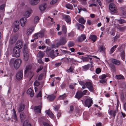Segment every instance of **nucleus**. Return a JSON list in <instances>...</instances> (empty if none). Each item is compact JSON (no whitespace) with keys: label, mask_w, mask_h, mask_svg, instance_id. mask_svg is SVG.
I'll use <instances>...</instances> for the list:
<instances>
[{"label":"nucleus","mask_w":126,"mask_h":126,"mask_svg":"<svg viewBox=\"0 0 126 126\" xmlns=\"http://www.w3.org/2000/svg\"><path fill=\"white\" fill-rule=\"evenodd\" d=\"M116 78L118 79H123L124 78V77L121 75H117L116 76Z\"/></svg>","instance_id":"46"},{"label":"nucleus","mask_w":126,"mask_h":126,"mask_svg":"<svg viewBox=\"0 0 126 126\" xmlns=\"http://www.w3.org/2000/svg\"><path fill=\"white\" fill-rule=\"evenodd\" d=\"M23 59L25 60H28L29 58V54L28 51H26L25 50L23 51Z\"/></svg>","instance_id":"10"},{"label":"nucleus","mask_w":126,"mask_h":126,"mask_svg":"<svg viewBox=\"0 0 126 126\" xmlns=\"http://www.w3.org/2000/svg\"><path fill=\"white\" fill-rule=\"evenodd\" d=\"M118 20L120 24H123L126 23V21L124 19H118Z\"/></svg>","instance_id":"38"},{"label":"nucleus","mask_w":126,"mask_h":126,"mask_svg":"<svg viewBox=\"0 0 126 126\" xmlns=\"http://www.w3.org/2000/svg\"><path fill=\"white\" fill-rule=\"evenodd\" d=\"M37 34H38V37H42L44 36V33L43 32H40L39 33H37Z\"/></svg>","instance_id":"48"},{"label":"nucleus","mask_w":126,"mask_h":126,"mask_svg":"<svg viewBox=\"0 0 126 126\" xmlns=\"http://www.w3.org/2000/svg\"><path fill=\"white\" fill-rule=\"evenodd\" d=\"M19 23L18 21H16L14 23V26H18L19 27Z\"/></svg>","instance_id":"53"},{"label":"nucleus","mask_w":126,"mask_h":126,"mask_svg":"<svg viewBox=\"0 0 126 126\" xmlns=\"http://www.w3.org/2000/svg\"><path fill=\"white\" fill-rule=\"evenodd\" d=\"M55 96L54 95H49L47 96V99L49 101H53L55 98Z\"/></svg>","instance_id":"27"},{"label":"nucleus","mask_w":126,"mask_h":126,"mask_svg":"<svg viewBox=\"0 0 126 126\" xmlns=\"http://www.w3.org/2000/svg\"><path fill=\"white\" fill-rule=\"evenodd\" d=\"M27 19L25 18H23L21 19L20 20L21 26L24 27L27 21Z\"/></svg>","instance_id":"13"},{"label":"nucleus","mask_w":126,"mask_h":126,"mask_svg":"<svg viewBox=\"0 0 126 126\" xmlns=\"http://www.w3.org/2000/svg\"><path fill=\"white\" fill-rule=\"evenodd\" d=\"M119 104V102L118 100H117V105L116 106V109L114 110H111L110 111L109 113L110 115L115 117L116 115V113L117 111L118 108V105Z\"/></svg>","instance_id":"8"},{"label":"nucleus","mask_w":126,"mask_h":126,"mask_svg":"<svg viewBox=\"0 0 126 126\" xmlns=\"http://www.w3.org/2000/svg\"><path fill=\"white\" fill-rule=\"evenodd\" d=\"M74 108L73 106H71L70 107V110L69 111V113L71 114L72 112V111L73 110Z\"/></svg>","instance_id":"55"},{"label":"nucleus","mask_w":126,"mask_h":126,"mask_svg":"<svg viewBox=\"0 0 126 126\" xmlns=\"http://www.w3.org/2000/svg\"><path fill=\"white\" fill-rule=\"evenodd\" d=\"M95 71L97 74H99L101 72V70L100 68H98L96 69Z\"/></svg>","instance_id":"56"},{"label":"nucleus","mask_w":126,"mask_h":126,"mask_svg":"<svg viewBox=\"0 0 126 126\" xmlns=\"http://www.w3.org/2000/svg\"><path fill=\"white\" fill-rule=\"evenodd\" d=\"M46 114L51 118H52L53 117L54 115L49 110H46L45 111Z\"/></svg>","instance_id":"23"},{"label":"nucleus","mask_w":126,"mask_h":126,"mask_svg":"<svg viewBox=\"0 0 126 126\" xmlns=\"http://www.w3.org/2000/svg\"><path fill=\"white\" fill-rule=\"evenodd\" d=\"M109 8L111 12L116 13L117 12V8L114 3H110L109 5Z\"/></svg>","instance_id":"5"},{"label":"nucleus","mask_w":126,"mask_h":126,"mask_svg":"<svg viewBox=\"0 0 126 126\" xmlns=\"http://www.w3.org/2000/svg\"><path fill=\"white\" fill-rule=\"evenodd\" d=\"M111 61L113 64L116 65H119L120 64V61L115 59H112Z\"/></svg>","instance_id":"18"},{"label":"nucleus","mask_w":126,"mask_h":126,"mask_svg":"<svg viewBox=\"0 0 126 126\" xmlns=\"http://www.w3.org/2000/svg\"><path fill=\"white\" fill-rule=\"evenodd\" d=\"M5 4H3L1 5L0 6V10H3L5 7Z\"/></svg>","instance_id":"59"},{"label":"nucleus","mask_w":126,"mask_h":126,"mask_svg":"<svg viewBox=\"0 0 126 126\" xmlns=\"http://www.w3.org/2000/svg\"><path fill=\"white\" fill-rule=\"evenodd\" d=\"M34 31V29L32 28H30L27 29L26 32V34L28 36H29L31 35L32 32Z\"/></svg>","instance_id":"16"},{"label":"nucleus","mask_w":126,"mask_h":126,"mask_svg":"<svg viewBox=\"0 0 126 126\" xmlns=\"http://www.w3.org/2000/svg\"><path fill=\"white\" fill-rule=\"evenodd\" d=\"M82 96V92L80 91H78L76 93L75 96L76 98L78 99H79Z\"/></svg>","instance_id":"25"},{"label":"nucleus","mask_w":126,"mask_h":126,"mask_svg":"<svg viewBox=\"0 0 126 126\" xmlns=\"http://www.w3.org/2000/svg\"><path fill=\"white\" fill-rule=\"evenodd\" d=\"M31 66L28 65L26 67L25 71V73L29 80L31 79L34 75V73L31 70Z\"/></svg>","instance_id":"2"},{"label":"nucleus","mask_w":126,"mask_h":126,"mask_svg":"<svg viewBox=\"0 0 126 126\" xmlns=\"http://www.w3.org/2000/svg\"><path fill=\"white\" fill-rule=\"evenodd\" d=\"M85 87H86L90 92H93L94 90L93 85L90 82H86L85 83Z\"/></svg>","instance_id":"7"},{"label":"nucleus","mask_w":126,"mask_h":126,"mask_svg":"<svg viewBox=\"0 0 126 126\" xmlns=\"http://www.w3.org/2000/svg\"><path fill=\"white\" fill-rule=\"evenodd\" d=\"M27 94H29L31 97H32L34 95L33 91L31 88H29L27 91Z\"/></svg>","instance_id":"24"},{"label":"nucleus","mask_w":126,"mask_h":126,"mask_svg":"<svg viewBox=\"0 0 126 126\" xmlns=\"http://www.w3.org/2000/svg\"><path fill=\"white\" fill-rule=\"evenodd\" d=\"M57 0H52L50 2L51 5H53L57 2Z\"/></svg>","instance_id":"57"},{"label":"nucleus","mask_w":126,"mask_h":126,"mask_svg":"<svg viewBox=\"0 0 126 126\" xmlns=\"http://www.w3.org/2000/svg\"><path fill=\"white\" fill-rule=\"evenodd\" d=\"M90 38L93 41V42H94L96 40L97 37L95 35H91L90 36Z\"/></svg>","instance_id":"26"},{"label":"nucleus","mask_w":126,"mask_h":126,"mask_svg":"<svg viewBox=\"0 0 126 126\" xmlns=\"http://www.w3.org/2000/svg\"><path fill=\"white\" fill-rule=\"evenodd\" d=\"M12 118L15 121L17 120L16 112L14 109H13L12 110Z\"/></svg>","instance_id":"12"},{"label":"nucleus","mask_w":126,"mask_h":126,"mask_svg":"<svg viewBox=\"0 0 126 126\" xmlns=\"http://www.w3.org/2000/svg\"><path fill=\"white\" fill-rule=\"evenodd\" d=\"M45 54L41 51H39L37 55V57L39 58H42L44 56Z\"/></svg>","instance_id":"22"},{"label":"nucleus","mask_w":126,"mask_h":126,"mask_svg":"<svg viewBox=\"0 0 126 126\" xmlns=\"http://www.w3.org/2000/svg\"><path fill=\"white\" fill-rule=\"evenodd\" d=\"M89 115L88 112H84L83 113V116L84 119H87L89 118Z\"/></svg>","instance_id":"33"},{"label":"nucleus","mask_w":126,"mask_h":126,"mask_svg":"<svg viewBox=\"0 0 126 126\" xmlns=\"http://www.w3.org/2000/svg\"><path fill=\"white\" fill-rule=\"evenodd\" d=\"M74 33L72 32L68 34V36H70L71 37H72L74 35Z\"/></svg>","instance_id":"62"},{"label":"nucleus","mask_w":126,"mask_h":126,"mask_svg":"<svg viewBox=\"0 0 126 126\" xmlns=\"http://www.w3.org/2000/svg\"><path fill=\"white\" fill-rule=\"evenodd\" d=\"M81 101L83 104L89 108L91 106L93 103V100L90 97L87 99L85 102L83 100H81Z\"/></svg>","instance_id":"4"},{"label":"nucleus","mask_w":126,"mask_h":126,"mask_svg":"<svg viewBox=\"0 0 126 126\" xmlns=\"http://www.w3.org/2000/svg\"><path fill=\"white\" fill-rule=\"evenodd\" d=\"M65 20L67 23L70 22L71 18L69 16L66 15L65 16Z\"/></svg>","instance_id":"32"},{"label":"nucleus","mask_w":126,"mask_h":126,"mask_svg":"<svg viewBox=\"0 0 126 126\" xmlns=\"http://www.w3.org/2000/svg\"><path fill=\"white\" fill-rule=\"evenodd\" d=\"M66 96V95L64 94L63 95H60L58 98V99L59 100L63 99Z\"/></svg>","instance_id":"45"},{"label":"nucleus","mask_w":126,"mask_h":126,"mask_svg":"<svg viewBox=\"0 0 126 126\" xmlns=\"http://www.w3.org/2000/svg\"><path fill=\"white\" fill-rule=\"evenodd\" d=\"M22 61L20 59H16L14 58L11 59L9 62V64L13 66L16 70L18 69L21 65Z\"/></svg>","instance_id":"1"},{"label":"nucleus","mask_w":126,"mask_h":126,"mask_svg":"<svg viewBox=\"0 0 126 126\" xmlns=\"http://www.w3.org/2000/svg\"><path fill=\"white\" fill-rule=\"evenodd\" d=\"M76 26L78 28V29H80L81 28L83 29L84 28V26L83 25L79 23L76 24Z\"/></svg>","instance_id":"34"},{"label":"nucleus","mask_w":126,"mask_h":126,"mask_svg":"<svg viewBox=\"0 0 126 126\" xmlns=\"http://www.w3.org/2000/svg\"><path fill=\"white\" fill-rule=\"evenodd\" d=\"M79 22L81 24H83L85 22L86 20L82 17L80 18L79 19Z\"/></svg>","instance_id":"35"},{"label":"nucleus","mask_w":126,"mask_h":126,"mask_svg":"<svg viewBox=\"0 0 126 126\" xmlns=\"http://www.w3.org/2000/svg\"><path fill=\"white\" fill-rule=\"evenodd\" d=\"M33 12L32 10L29 9L25 11L23 13L24 16L26 18L30 17Z\"/></svg>","instance_id":"6"},{"label":"nucleus","mask_w":126,"mask_h":126,"mask_svg":"<svg viewBox=\"0 0 126 126\" xmlns=\"http://www.w3.org/2000/svg\"><path fill=\"white\" fill-rule=\"evenodd\" d=\"M47 7L46 4L44 3L41 5L39 7V8L40 11H45Z\"/></svg>","instance_id":"15"},{"label":"nucleus","mask_w":126,"mask_h":126,"mask_svg":"<svg viewBox=\"0 0 126 126\" xmlns=\"http://www.w3.org/2000/svg\"><path fill=\"white\" fill-rule=\"evenodd\" d=\"M107 77V75L105 74H103L101 76H100L99 77V78L101 79H104L106 77Z\"/></svg>","instance_id":"52"},{"label":"nucleus","mask_w":126,"mask_h":126,"mask_svg":"<svg viewBox=\"0 0 126 126\" xmlns=\"http://www.w3.org/2000/svg\"><path fill=\"white\" fill-rule=\"evenodd\" d=\"M66 7L67 8L70 9H72V6L70 4H67L66 5Z\"/></svg>","instance_id":"44"},{"label":"nucleus","mask_w":126,"mask_h":126,"mask_svg":"<svg viewBox=\"0 0 126 126\" xmlns=\"http://www.w3.org/2000/svg\"><path fill=\"white\" fill-rule=\"evenodd\" d=\"M17 38L16 36L11 37L9 40V43L10 44H13L16 41Z\"/></svg>","instance_id":"21"},{"label":"nucleus","mask_w":126,"mask_h":126,"mask_svg":"<svg viewBox=\"0 0 126 126\" xmlns=\"http://www.w3.org/2000/svg\"><path fill=\"white\" fill-rule=\"evenodd\" d=\"M110 67L111 69L113 70H114L115 69V66L112 64H110Z\"/></svg>","instance_id":"58"},{"label":"nucleus","mask_w":126,"mask_h":126,"mask_svg":"<svg viewBox=\"0 0 126 126\" xmlns=\"http://www.w3.org/2000/svg\"><path fill=\"white\" fill-rule=\"evenodd\" d=\"M28 121H25L24 123L23 126H32L31 124L28 123Z\"/></svg>","instance_id":"41"},{"label":"nucleus","mask_w":126,"mask_h":126,"mask_svg":"<svg viewBox=\"0 0 126 126\" xmlns=\"http://www.w3.org/2000/svg\"><path fill=\"white\" fill-rule=\"evenodd\" d=\"M23 42L22 40L21 39L18 40L16 44V47H18L19 48H21L22 46Z\"/></svg>","instance_id":"14"},{"label":"nucleus","mask_w":126,"mask_h":126,"mask_svg":"<svg viewBox=\"0 0 126 126\" xmlns=\"http://www.w3.org/2000/svg\"><path fill=\"white\" fill-rule=\"evenodd\" d=\"M62 31L64 34H66V28L64 25H63L62 26Z\"/></svg>","instance_id":"43"},{"label":"nucleus","mask_w":126,"mask_h":126,"mask_svg":"<svg viewBox=\"0 0 126 126\" xmlns=\"http://www.w3.org/2000/svg\"><path fill=\"white\" fill-rule=\"evenodd\" d=\"M24 108V105L23 104H21L19 106V108L18 109V111L20 112L23 110Z\"/></svg>","instance_id":"30"},{"label":"nucleus","mask_w":126,"mask_h":126,"mask_svg":"<svg viewBox=\"0 0 126 126\" xmlns=\"http://www.w3.org/2000/svg\"><path fill=\"white\" fill-rule=\"evenodd\" d=\"M107 80L106 79H101L100 81V82L102 83H105L106 81Z\"/></svg>","instance_id":"63"},{"label":"nucleus","mask_w":126,"mask_h":126,"mask_svg":"<svg viewBox=\"0 0 126 126\" xmlns=\"http://www.w3.org/2000/svg\"><path fill=\"white\" fill-rule=\"evenodd\" d=\"M40 0H31L30 3L32 5H37L40 2Z\"/></svg>","instance_id":"17"},{"label":"nucleus","mask_w":126,"mask_h":126,"mask_svg":"<svg viewBox=\"0 0 126 126\" xmlns=\"http://www.w3.org/2000/svg\"><path fill=\"white\" fill-rule=\"evenodd\" d=\"M33 37L35 39H37L38 38V34L37 33H35L33 36Z\"/></svg>","instance_id":"61"},{"label":"nucleus","mask_w":126,"mask_h":126,"mask_svg":"<svg viewBox=\"0 0 126 126\" xmlns=\"http://www.w3.org/2000/svg\"><path fill=\"white\" fill-rule=\"evenodd\" d=\"M20 49L17 47H14L11 52V54L13 57H18L20 55Z\"/></svg>","instance_id":"3"},{"label":"nucleus","mask_w":126,"mask_h":126,"mask_svg":"<svg viewBox=\"0 0 126 126\" xmlns=\"http://www.w3.org/2000/svg\"><path fill=\"white\" fill-rule=\"evenodd\" d=\"M79 83L80 85L82 86V88L83 89H84L86 88L85 83L84 82L82 81H79Z\"/></svg>","instance_id":"40"},{"label":"nucleus","mask_w":126,"mask_h":126,"mask_svg":"<svg viewBox=\"0 0 126 126\" xmlns=\"http://www.w3.org/2000/svg\"><path fill=\"white\" fill-rule=\"evenodd\" d=\"M40 18L38 16H35L34 19V22L35 23H37L39 20Z\"/></svg>","instance_id":"39"},{"label":"nucleus","mask_w":126,"mask_h":126,"mask_svg":"<svg viewBox=\"0 0 126 126\" xmlns=\"http://www.w3.org/2000/svg\"><path fill=\"white\" fill-rule=\"evenodd\" d=\"M22 71H19L16 74V77L17 79L18 80H20L22 79Z\"/></svg>","instance_id":"11"},{"label":"nucleus","mask_w":126,"mask_h":126,"mask_svg":"<svg viewBox=\"0 0 126 126\" xmlns=\"http://www.w3.org/2000/svg\"><path fill=\"white\" fill-rule=\"evenodd\" d=\"M117 46L118 45H115L111 48L110 51V52L111 54L115 50Z\"/></svg>","instance_id":"37"},{"label":"nucleus","mask_w":126,"mask_h":126,"mask_svg":"<svg viewBox=\"0 0 126 126\" xmlns=\"http://www.w3.org/2000/svg\"><path fill=\"white\" fill-rule=\"evenodd\" d=\"M117 29L120 31H124L126 29V26L122 27L119 26L117 27Z\"/></svg>","instance_id":"36"},{"label":"nucleus","mask_w":126,"mask_h":126,"mask_svg":"<svg viewBox=\"0 0 126 126\" xmlns=\"http://www.w3.org/2000/svg\"><path fill=\"white\" fill-rule=\"evenodd\" d=\"M35 86H38L40 85V83L37 80H35L34 83Z\"/></svg>","instance_id":"54"},{"label":"nucleus","mask_w":126,"mask_h":126,"mask_svg":"<svg viewBox=\"0 0 126 126\" xmlns=\"http://www.w3.org/2000/svg\"><path fill=\"white\" fill-rule=\"evenodd\" d=\"M105 20L106 21V22L107 23H108L109 22L110 20V18L109 17H106L104 18Z\"/></svg>","instance_id":"64"},{"label":"nucleus","mask_w":126,"mask_h":126,"mask_svg":"<svg viewBox=\"0 0 126 126\" xmlns=\"http://www.w3.org/2000/svg\"><path fill=\"white\" fill-rule=\"evenodd\" d=\"M67 40L66 38L64 37L62 38L58 42L57 44L59 46L60 45H64L66 42Z\"/></svg>","instance_id":"9"},{"label":"nucleus","mask_w":126,"mask_h":126,"mask_svg":"<svg viewBox=\"0 0 126 126\" xmlns=\"http://www.w3.org/2000/svg\"><path fill=\"white\" fill-rule=\"evenodd\" d=\"M105 48L104 46L101 45L98 48V51L99 52H103L105 49Z\"/></svg>","instance_id":"28"},{"label":"nucleus","mask_w":126,"mask_h":126,"mask_svg":"<svg viewBox=\"0 0 126 126\" xmlns=\"http://www.w3.org/2000/svg\"><path fill=\"white\" fill-rule=\"evenodd\" d=\"M86 38L85 35L84 34H82L78 38L79 41H82L84 40Z\"/></svg>","instance_id":"20"},{"label":"nucleus","mask_w":126,"mask_h":126,"mask_svg":"<svg viewBox=\"0 0 126 126\" xmlns=\"http://www.w3.org/2000/svg\"><path fill=\"white\" fill-rule=\"evenodd\" d=\"M74 43L72 41H70L68 42V46L69 47H71L74 45Z\"/></svg>","instance_id":"49"},{"label":"nucleus","mask_w":126,"mask_h":126,"mask_svg":"<svg viewBox=\"0 0 126 126\" xmlns=\"http://www.w3.org/2000/svg\"><path fill=\"white\" fill-rule=\"evenodd\" d=\"M121 56L122 59L123 60H124L125 57V52L124 51H122L121 52Z\"/></svg>","instance_id":"51"},{"label":"nucleus","mask_w":126,"mask_h":126,"mask_svg":"<svg viewBox=\"0 0 126 126\" xmlns=\"http://www.w3.org/2000/svg\"><path fill=\"white\" fill-rule=\"evenodd\" d=\"M89 68V65H86L82 67V70L83 71H85L87 70Z\"/></svg>","instance_id":"47"},{"label":"nucleus","mask_w":126,"mask_h":126,"mask_svg":"<svg viewBox=\"0 0 126 126\" xmlns=\"http://www.w3.org/2000/svg\"><path fill=\"white\" fill-rule=\"evenodd\" d=\"M43 124L44 126H52L51 124H50L46 122H44Z\"/></svg>","instance_id":"60"},{"label":"nucleus","mask_w":126,"mask_h":126,"mask_svg":"<svg viewBox=\"0 0 126 126\" xmlns=\"http://www.w3.org/2000/svg\"><path fill=\"white\" fill-rule=\"evenodd\" d=\"M19 29V27L18 26H14L13 30L14 32H16Z\"/></svg>","instance_id":"42"},{"label":"nucleus","mask_w":126,"mask_h":126,"mask_svg":"<svg viewBox=\"0 0 126 126\" xmlns=\"http://www.w3.org/2000/svg\"><path fill=\"white\" fill-rule=\"evenodd\" d=\"M121 9L122 12L121 16L123 18L125 17L126 16V11L125 10V9L123 8H122Z\"/></svg>","instance_id":"31"},{"label":"nucleus","mask_w":126,"mask_h":126,"mask_svg":"<svg viewBox=\"0 0 126 126\" xmlns=\"http://www.w3.org/2000/svg\"><path fill=\"white\" fill-rule=\"evenodd\" d=\"M41 109V106L39 105L35 107L34 108V110L35 112L40 113Z\"/></svg>","instance_id":"19"},{"label":"nucleus","mask_w":126,"mask_h":126,"mask_svg":"<svg viewBox=\"0 0 126 126\" xmlns=\"http://www.w3.org/2000/svg\"><path fill=\"white\" fill-rule=\"evenodd\" d=\"M82 95L83 96V95H85L86 94H87L89 95L90 94V93L89 92H88V91L86 90H85L83 91L82 92Z\"/></svg>","instance_id":"50"},{"label":"nucleus","mask_w":126,"mask_h":126,"mask_svg":"<svg viewBox=\"0 0 126 126\" xmlns=\"http://www.w3.org/2000/svg\"><path fill=\"white\" fill-rule=\"evenodd\" d=\"M25 114L23 112L21 113L20 115V118L21 120H24L26 117Z\"/></svg>","instance_id":"29"}]
</instances>
